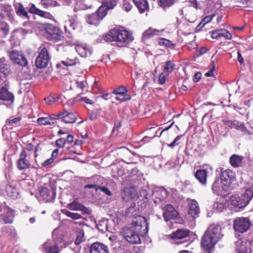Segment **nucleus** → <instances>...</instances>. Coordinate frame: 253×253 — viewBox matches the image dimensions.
I'll list each match as a JSON object with an SVG mask.
<instances>
[{
  "label": "nucleus",
  "mask_w": 253,
  "mask_h": 253,
  "mask_svg": "<svg viewBox=\"0 0 253 253\" xmlns=\"http://www.w3.org/2000/svg\"><path fill=\"white\" fill-rule=\"evenodd\" d=\"M103 39L107 42H116L118 46H123L132 41L133 39L131 34L126 30L113 29L103 36Z\"/></svg>",
  "instance_id": "nucleus-1"
},
{
  "label": "nucleus",
  "mask_w": 253,
  "mask_h": 253,
  "mask_svg": "<svg viewBox=\"0 0 253 253\" xmlns=\"http://www.w3.org/2000/svg\"><path fill=\"white\" fill-rule=\"evenodd\" d=\"M221 228L215 225H211L202 237L201 245L205 250L209 251L212 248L221 237Z\"/></svg>",
  "instance_id": "nucleus-2"
},
{
  "label": "nucleus",
  "mask_w": 253,
  "mask_h": 253,
  "mask_svg": "<svg viewBox=\"0 0 253 253\" xmlns=\"http://www.w3.org/2000/svg\"><path fill=\"white\" fill-rule=\"evenodd\" d=\"M253 222L249 216H239L235 217L233 221V228L235 235L244 234L248 231Z\"/></svg>",
  "instance_id": "nucleus-3"
},
{
  "label": "nucleus",
  "mask_w": 253,
  "mask_h": 253,
  "mask_svg": "<svg viewBox=\"0 0 253 253\" xmlns=\"http://www.w3.org/2000/svg\"><path fill=\"white\" fill-rule=\"evenodd\" d=\"M253 197V188L247 189L240 196L233 195L230 198V203L239 209L245 208Z\"/></svg>",
  "instance_id": "nucleus-4"
},
{
  "label": "nucleus",
  "mask_w": 253,
  "mask_h": 253,
  "mask_svg": "<svg viewBox=\"0 0 253 253\" xmlns=\"http://www.w3.org/2000/svg\"><path fill=\"white\" fill-rule=\"evenodd\" d=\"M130 227L141 235H146L149 228L146 218L141 215H138L133 218Z\"/></svg>",
  "instance_id": "nucleus-5"
},
{
  "label": "nucleus",
  "mask_w": 253,
  "mask_h": 253,
  "mask_svg": "<svg viewBox=\"0 0 253 253\" xmlns=\"http://www.w3.org/2000/svg\"><path fill=\"white\" fill-rule=\"evenodd\" d=\"M103 7H99L97 10L91 14L85 16V20L86 22L91 25L97 26L100 22L106 16V12Z\"/></svg>",
  "instance_id": "nucleus-6"
},
{
  "label": "nucleus",
  "mask_w": 253,
  "mask_h": 253,
  "mask_svg": "<svg viewBox=\"0 0 253 253\" xmlns=\"http://www.w3.org/2000/svg\"><path fill=\"white\" fill-rule=\"evenodd\" d=\"M121 234L124 238L130 244H137L141 243L140 236L141 235L130 227L123 228Z\"/></svg>",
  "instance_id": "nucleus-7"
},
{
  "label": "nucleus",
  "mask_w": 253,
  "mask_h": 253,
  "mask_svg": "<svg viewBox=\"0 0 253 253\" xmlns=\"http://www.w3.org/2000/svg\"><path fill=\"white\" fill-rule=\"evenodd\" d=\"M39 55L35 61V65L39 69L45 68L47 66L50 57L47 49L45 47L40 46Z\"/></svg>",
  "instance_id": "nucleus-8"
},
{
  "label": "nucleus",
  "mask_w": 253,
  "mask_h": 253,
  "mask_svg": "<svg viewBox=\"0 0 253 253\" xmlns=\"http://www.w3.org/2000/svg\"><path fill=\"white\" fill-rule=\"evenodd\" d=\"M60 242L52 238L48 239L42 245L43 252L45 253H60L62 249Z\"/></svg>",
  "instance_id": "nucleus-9"
},
{
  "label": "nucleus",
  "mask_w": 253,
  "mask_h": 253,
  "mask_svg": "<svg viewBox=\"0 0 253 253\" xmlns=\"http://www.w3.org/2000/svg\"><path fill=\"white\" fill-rule=\"evenodd\" d=\"M220 176L221 183L229 189L231 188V184L236 180L235 173L229 169H221Z\"/></svg>",
  "instance_id": "nucleus-10"
},
{
  "label": "nucleus",
  "mask_w": 253,
  "mask_h": 253,
  "mask_svg": "<svg viewBox=\"0 0 253 253\" xmlns=\"http://www.w3.org/2000/svg\"><path fill=\"white\" fill-rule=\"evenodd\" d=\"M44 29L49 40L57 42L62 39V32L58 28L52 24H48L45 26Z\"/></svg>",
  "instance_id": "nucleus-11"
},
{
  "label": "nucleus",
  "mask_w": 253,
  "mask_h": 253,
  "mask_svg": "<svg viewBox=\"0 0 253 253\" xmlns=\"http://www.w3.org/2000/svg\"><path fill=\"white\" fill-rule=\"evenodd\" d=\"M10 60L22 67H26L28 62L25 56L20 51L12 50L8 52Z\"/></svg>",
  "instance_id": "nucleus-12"
},
{
  "label": "nucleus",
  "mask_w": 253,
  "mask_h": 253,
  "mask_svg": "<svg viewBox=\"0 0 253 253\" xmlns=\"http://www.w3.org/2000/svg\"><path fill=\"white\" fill-rule=\"evenodd\" d=\"M163 216L166 221L174 219L178 216V213L175 209L170 204L164 206L163 208Z\"/></svg>",
  "instance_id": "nucleus-13"
},
{
  "label": "nucleus",
  "mask_w": 253,
  "mask_h": 253,
  "mask_svg": "<svg viewBox=\"0 0 253 253\" xmlns=\"http://www.w3.org/2000/svg\"><path fill=\"white\" fill-rule=\"evenodd\" d=\"M121 196L124 202H128L136 198L137 193L134 187H125L121 190Z\"/></svg>",
  "instance_id": "nucleus-14"
},
{
  "label": "nucleus",
  "mask_w": 253,
  "mask_h": 253,
  "mask_svg": "<svg viewBox=\"0 0 253 253\" xmlns=\"http://www.w3.org/2000/svg\"><path fill=\"white\" fill-rule=\"evenodd\" d=\"M236 249L238 253H251V243L246 239L236 242Z\"/></svg>",
  "instance_id": "nucleus-15"
},
{
  "label": "nucleus",
  "mask_w": 253,
  "mask_h": 253,
  "mask_svg": "<svg viewBox=\"0 0 253 253\" xmlns=\"http://www.w3.org/2000/svg\"><path fill=\"white\" fill-rule=\"evenodd\" d=\"M61 121L65 124L75 123L77 119V115L66 110L61 112Z\"/></svg>",
  "instance_id": "nucleus-16"
},
{
  "label": "nucleus",
  "mask_w": 253,
  "mask_h": 253,
  "mask_svg": "<svg viewBox=\"0 0 253 253\" xmlns=\"http://www.w3.org/2000/svg\"><path fill=\"white\" fill-rule=\"evenodd\" d=\"M39 146H37L34 149L31 146L23 149L22 151L20 154V158H26L27 157H35L36 158L38 156Z\"/></svg>",
  "instance_id": "nucleus-17"
},
{
  "label": "nucleus",
  "mask_w": 253,
  "mask_h": 253,
  "mask_svg": "<svg viewBox=\"0 0 253 253\" xmlns=\"http://www.w3.org/2000/svg\"><path fill=\"white\" fill-rule=\"evenodd\" d=\"M68 208L73 211H81L83 214H89L90 213L89 210L83 205L79 203L77 201L74 200L70 203L68 206Z\"/></svg>",
  "instance_id": "nucleus-18"
},
{
  "label": "nucleus",
  "mask_w": 253,
  "mask_h": 253,
  "mask_svg": "<svg viewBox=\"0 0 253 253\" xmlns=\"http://www.w3.org/2000/svg\"><path fill=\"white\" fill-rule=\"evenodd\" d=\"M90 253H109L108 247L105 245L96 242L94 243L90 249Z\"/></svg>",
  "instance_id": "nucleus-19"
},
{
  "label": "nucleus",
  "mask_w": 253,
  "mask_h": 253,
  "mask_svg": "<svg viewBox=\"0 0 253 253\" xmlns=\"http://www.w3.org/2000/svg\"><path fill=\"white\" fill-rule=\"evenodd\" d=\"M212 190L214 193L219 195L228 191L229 189L225 187V185L221 183V181H220L218 179H216L212 184Z\"/></svg>",
  "instance_id": "nucleus-20"
},
{
  "label": "nucleus",
  "mask_w": 253,
  "mask_h": 253,
  "mask_svg": "<svg viewBox=\"0 0 253 253\" xmlns=\"http://www.w3.org/2000/svg\"><path fill=\"white\" fill-rule=\"evenodd\" d=\"M189 205V214H190L194 218H196L199 216L200 213V209L197 202L195 200H192L190 201Z\"/></svg>",
  "instance_id": "nucleus-21"
},
{
  "label": "nucleus",
  "mask_w": 253,
  "mask_h": 253,
  "mask_svg": "<svg viewBox=\"0 0 253 253\" xmlns=\"http://www.w3.org/2000/svg\"><path fill=\"white\" fill-rule=\"evenodd\" d=\"M0 99L3 101L13 102L14 100V95L9 92L5 87H2L0 89Z\"/></svg>",
  "instance_id": "nucleus-22"
},
{
  "label": "nucleus",
  "mask_w": 253,
  "mask_h": 253,
  "mask_svg": "<svg viewBox=\"0 0 253 253\" xmlns=\"http://www.w3.org/2000/svg\"><path fill=\"white\" fill-rule=\"evenodd\" d=\"M0 72L5 76L11 73L10 64L4 57L0 58Z\"/></svg>",
  "instance_id": "nucleus-23"
},
{
  "label": "nucleus",
  "mask_w": 253,
  "mask_h": 253,
  "mask_svg": "<svg viewBox=\"0 0 253 253\" xmlns=\"http://www.w3.org/2000/svg\"><path fill=\"white\" fill-rule=\"evenodd\" d=\"M133 2L140 13L149 10V4L147 0H133Z\"/></svg>",
  "instance_id": "nucleus-24"
},
{
  "label": "nucleus",
  "mask_w": 253,
  "mask_h": 253,
  "mask_svg": "<svg viewBox=\"0 0 253 253\" xmlns=\"http://www.w3.org/2000/svg\"><path fill=\"white\" fill-rule=\"evenodd\" d=\"M13 211L11 210L9 212L0 214V223L11 224L13 221Z\"/></svg>",
  "instance_id": "nucleus-25"
},
{
  "label": "nucleus",
  "mask_w": 253,
  "mask_h": 253,
  "mask_svg": "<svg viewBox=\"0 0 253 253\" xmlns=\"http://www.w3.org/2000/svg\"><path fill=\"white\" fill-rule=\"evenodd\" d=\"M17 15L20 17L27 19H29L28 12L25 10L23 5L21 3H16L14 5Z\"/></svg>",
  "instance_id": "nucleus-26"
},
{
  "label": "nucleus",
  "mask_w": 253,
  "mask_h": 253,
  "mask_svg": "<svg viewBox=\"0 0 253 253\" xmlns=\"http://www.w3.org/2000/svg\"><path fill=\"white\" fill-rule=\"evenodd\" d=\"M195 176L199 182L202 185H205L207 182V172L205 169H199L195 173Z\"/></svg>",
  "instance_id": "nucleus-27"
},
{
  "label": "nucleus",
  "mask_w": 253,
  "mask_h": 253,
  "mask_svg": "<svg viewBox=\"0 0 253 253\" xmlns=\"http://www.w3.org/2000/svg\"><path fill=\"white\" fill-rule=\"evenodd\" d=\"M189 231L186 229H178L171 234L173 239H181L189 236Z\"/></svg>",
  "instance_id": "nucleus-28"
},
{
  "label": "nucleus",
  "mask_w": 253,
  "mask_h": 253,
  "mask_svg": "<svg viewBox=\"0 0 253 253\" xmlns=\"http://www.w3.org/2000/svg\"><path fill=\"white\" fill-rule=\"evenodd\" d=\"M160 31L156 29L149 28L146 30L143 34L142 39L146 40L153 37L155 36H159Z\"/></svg>",
  "instance_id": "nucleus-29"
},
{
  "label": "nucleus",
  "mask_w": 253,
  "mask_h": 253,
  "mask_svg": "<svg viewBox=\"0 0 253 253\" xmlns=\"http://www.w3.org/2000/svg\"><path fill=\"white\" fill-rule=\"evenodd\" d=\"M117 1L116 0H105L103 4L100 7H103L106 15L108 13V11L109 9H112L117 5Z\"/></svg>",
  "instance_id": "nucleus-30"
},
{
  "label": "nucleus",
  "mask_w": 253,
  "mask_h": 253,
  "mask_svg": "<svg viewBox=\"0 0 253 253\" xmlns=\"http://www.w3.org/2000/svg\"><path fill=\"white\" fill-rule=\"evenodd\" d=\"M225 124L228 126L230 128H235L237 130H240L243 125V123H240L237 120L225 121Z\"/></svg>",
  "instance_id": "nucleus-31"
},
{
  "label": "nucleus",
  "mask_w": 253,
  "mask_h": 253,
  "mask_svg": "<svg viewBox=\"0 0 253 253\" xmlns=\"http://www.w3.org/2000/svg\"><path fill=\"white\" fill-rule=\"evenodd\" d=\"M157 41L160 45H164L167 48L173 49L176 45V44L172 43L170 41L164 38H159Z\"/></svg>",
  "instance_id": "nucleus-32"
},
{
  "label": "nucleus",
  "mask_w": 253,
  "mask_h": 253,
  "mask_svg": "<svg viewBox=\"0 0 253 253\" xmlns=\"http://www.w3.org/2000/svg\"><path fill=\"white\" fill-rule=\"evenodd\" d=\"M77 237L75 241L76 246H79L82 242L85 240L84 236V231L83 230L79 229L77 230Z\"/></svg>",
  "instance_id": "nucleus-33"
},
{
  "label": "nucleus",
  "mask_w": 253,
  "mask_h": 253,
  "mask_svg": "<svg viewBox=\"0 0 253 253\" xmlns=\"http://www.w3.org/2000/svg\"><path fill=\"white\" fill-rule=\"evenodd\" d=\"M175 3V0H158V5L163 8H167L171 6Z\"/></svg>",
  "instance_id": "nucleus-34"
},
{
  "label": "nucleus",
  "mask_w": 253,
  "mask_h": 253,
  "mask_svg": "<svg viewBox=\"0 0 253 253\" xmlns=\"http://www.w3.org/2000/svg\"><path fill=\"white\" fill-rule=\"evenodd\" d=\"M9 26L6 23H2L0 27V38H5L9 33Z\"/></svg>",
  "instance_id": "nucleus-35"
},
{
  "label": "nucleus",
  "mask_w": 253,
  "mask_h": 253,
  "mask_svg": "<svg viewBox=\"0 0 253 253\" xmlns=\"http://www.w3.org/2000/svg\"><path fill=\"white\" fill-rule=\"evenodd\" d=\"M175 65L173 61L169 60L166 62L164 66V71L168 75L171 73L175 68Z\"/></svg>",
  "instance_id": "nucleus-36"
},
{
  "label": "nucleus",
  "mask_w": 253,
  "mask_h": 253,
  "mask_svg": "<svg viewBox=\"0 0 253 253\" xmlns=\"http://www.w3.org/2000/svg\"><path fill=\"white\" fill-rule=\"evenodd\" d=\"M184 134L179 135L177 136L173 141L170 144H168V146L169 147L173 148V147L178 146L182 144V139L183 138Z\"/></svg>",
  "instance_id": "nucleus-37"
},
{
  "label": "nucleus",
  "mask_w": 253,
  "mask_h": 253,
  "mask_svg": "<svg viewBox=\"0 0 253 253\" xmlns=\"http://www.w3.org/2000/svg\"><path fill=\"white\" fill-rule=\"evenodd\" d=\"M18 168L19 169L28 168L30 164L28 159H19L17 162Z\"/></svg>",
  "instance_id": "nucleus-38"
},
{
  "label": "nucleus",
  "mask_w": 253,
  "mask_h": 253,
  "mask_svg": "<svg viewBox=\"0 0 253 253\" xmlns=\"http://www.w3.org/2000/svg\"><path fill=\"white\" fill-rule=\"evenodd\" d=\"M77 58L73 56L68 57L65 60L62 61V63L66 66H72L77 63Z\"/></svg>",
  "instance_id": "nucleus-39"
},
{
  "label": "nucleus",
  "mask_w": 253,
  "mask_h": 253,
  "mask_svg": "<svg viewBox=\"0 0 253 253\" xmlns=\"http://www.w3.org/2000/svg\"><path fill=\"white\" fill-rule=\"evenodd\" d=\"M6 191L7 195L13 199L16 198L17 197V192L15 188L11 186H7L6 187Z\"/></svg>",
  "instance_id": "nucleus-40"
},
{
  "label": "nucleus",
  "mask_w": 253,
  "mask_h": 253,
  "mask_svg": "<svg viewBox=\"0 0 253 253\" xmlns=\"http://www.w3.org/2000/svg\"><path fill=\"white\" fill-rule=\"evenodd\" d=\"M128 92V90L126 87L124 86H120L116 88H115L112 93L116 94H124V95H128L127 94Z\"/></svg>",
  "instance_id": "nucleus-41"
},
{
  "label": "nucleus",
  "mask_w": 253,
  "mask_h": 253,
  "mask_svg": "<svg viewBox=\"0 0 253 253\" xmlns=\"http://www.w3.org/2000/svg\"><path fill=\"white\" fill-rule=\"evenodd\" d=\"M38 123L41 125H51L54 124V122L52 121L50 118L47 117H42L40 118L37 120Z\"/></svg>",
  "instance_id": "nucleus-42"
},
{
  "label": "nucleus",
  "mask_w": 253,
  "mask_h": 253,
  "mask_svg": "<svg viewBox=\"0 0 253 253\" xmlns=\"http://www.w3.org/2000/svg\"><path fill=\"white\" fill-rule=\"evenodd\" d=\"M59 98L58 96L50 94L47 97L45 98L44 100L48 105H51L57 101Z\"/></svg>",
  "instance_id": "nucleus-43"
},
{
  "label": "nucleus",
  "mask_w": 253,
  "mask_h": 253,
  "mask_svg": "<svg viewBox=\"0 0 253 253\" xmlns=\"http://www.w3.org/2000/svg\"><path fill=\"white\" fill-rule=\"evenodd\" d=\"M65 214L68 217H70L71 218H72V219H74V220H77V219L83 218V217L81 214H80L78 213L72 212H71L68 211H66L65 212ZM83 219H84V218H83Z\"/></svg>",
  "instance_id": "nucleus-44"
},
{
  "label": "nucleus",
  "mask_w": 253,
  "mask_h": 253,
  "mask_svg": "<svg viewBox=\"0 0 253 253\" xmlns=\"http://www.w3.org/2000/svg\"><path fill=\"white\" fill-rule=\"evenodd\" d=\"M156 194L161 195V197L159 198L160 200H163L168 196L169 192L166 189L162 188L157 191Z\"/></svg>",
  "instance_id": "nucleus-45"
},
{
  "label": "nucleus",
  "mask_w": 253,
  "mask_h": 253,
  "mask_svg": "<svg viewBox=\"0 0 253 253\" xmlns=\"http://www.w3.org/2000/svg\"><path fill=\"white\" fill-rule=\"evenodd\" d=\"M123 8L126 11L129 12L132 9V5L130 0H124L122 4Z\"/></svg>",
  "instance_id": "nucleus-46"
},
{
  "label": "nucleus",
  "mask_w": 253,
  "mask_h": 253,
  "mask_svg": "<svg viewBox=\"0 0 253 253\" xmlns=\"http://www.w3.org/2000/svg\"><path fill=\"white\" fill-rule=\"evenodd\" d=\"M223 29L216 30L211 32V37L212 39H218L222 37Z\"/></svg>",
  "instance_id": "nucleus-47"
},
{
  "label": "nucleus",
  "mask_w": 253,
  "mask_h": 253,
  "mask_svg": "<svg viewBox=\"0 0 253 253\" xmlns=\"http://www.w3.org/2000/svg\"><path fill=\"white\" fill-rule=\"evenodd\" d=\"M115 99L116 100L121 102H124L130 100L131 99V96L130 95L118 94L117 95Z\"/></svg>",
  "instance_id": "nucleus-48"
},
{
  "label": "nucleus",
  "mask_w": 253,
  "mask_h": 253,
  "mask_svg": "<svg viewBox=\"0 0 253 253\" xmlns=\"http://www.w3.org/2000/svg\"><path fill=\"white\" fill-rule=\"evenodd\" d=\"M147 192L145 189H142L139 191V194H137V197L139 198L140 200L144 201L147 199Z\"/></svg>",
  "instance_id": "nucleus-49"
},
{
  "label": "nucleus",
  "mask_w": 253,
  "mask_h": 253,
  "mask_svg": "<svg viewBox=\"0 0 253 253\" xmlns=\"http://www.w3.org/2000/svg\"><path fill=\"white\" fill-rule=\"evenodd\" d=\"M242 159H230V163L232 167L237 168L242 166Z\"/></svg>",
  "instance_id": "nucleus-50"
},
{
  "label": "nucleus",
  "mask_w": 253,
  "mask_h": 253,
  "mask_svg": "<svg viewBox=\"0 0 253 253\" xmlns=\"http://www.w3.org/2000/svg\"><path fill=\"white\" fill-rule=\"evenodd\" d=\"M211 68L210 69V70L205 74V76L206 77H213L214 76V74H213V72L214 71V69H215V66H216V63H215V62L214 61H211Z\"/></svg>",
  "instance_id": "nucleus-51"
},
{
  "label": "nucleus",
  "mask_w": 253,
  "mask_h": 253,
  "mask_svg": "<svg viewBox=\"0 0 253 253\" xmlns=\"http://www.w3.org/2000/svg\"><path fill=\"white\" fill-rule=\"evenodd\" d=\"M66 143V139L64 138L58 139L55 141L56 145L60 148L64 147Z\"/></svg>",
  "instance_id": "nucleus-52"
},
{
  "label": "nucleus",
  "mask_w": 253,
  "mask_h": 253,
  "mask_svg": "<svg viewBox=\"0 0 253 253\" xmlns=\"http://www.w3.org/2000/svg\"><path fill=\"white\" fill-rule=\"evenodd\" d=\"M10 211H11V209L6 206L5 203L0 204V213L9 212Z\"/></svg>",
  "instance_id": "nucleus-53"
},
{
  "label": "nucleus",
  "mask_w": 253,
  "mask_h": 253,
  "mask_svg": "<svg viewBox=\"0 0 253 253\" xmlns=\"http://www.w3.org/2000/svg\"><path fill=\"white\" fill-rule=\"evenodd\" d=\"M36 14L44 18H48L50 15L49 12L42 11L40 9H38Z\"/></svg>",
  "instance_id": "nucleus-54"
},
{
  "label": "nucleus",
  "mask_w": 253,
  "mask_h": 253,
  "mask_svg": "<svg viewBox=\"0 0 253 253\" xmlns=\"http://www.w3.org/2000/svg\"><path fill=\"white\" fill-rule=\"evenodd\" d=\"M222 37H224L226 40H231L232 38V34L227 30L223 29Z\"/></svg>",
  "instance_id": "nucleus-55"
},
{
  "label": "nucleus",
  "mask_w": 253,
  "mask_h": 253,
  "mask_svg": "<svg viewBox=\"0 0 253 253\" xmlns=\"http://www.w3.org/2000/svg\"><path fill=\"white\" fill-rule=\"evenodd\" d=\"M2 232L6 234H14V231L9 226H4L2 228Z\"/></svg>",
  "instance_id": "nucleus-56"
},
{
  "label": "nucleus",
  "mask_w": 253,
  "mask_h": 253,
  "mask_svg": "<svg viewBox=\"0 0 253 253\" xmlns=\"http://www.w3.org/2000/svg\"><path fill=\"white\" fill-rule=\"evenodd\" d=\"M21 119L20 117H16L12 119H9L7 121L6 124L8 125H11L12 124H16L21 121Z\"/></svg>",
  "instance_id": "nucleus-57"
},
{
  "label": "nucleus",
  "mask_w": 253,
  "mask_h": 253,
  "mask_svg": "<svg viewBox=\"0 0 253 253\" xmlns=\"http://www.w3.org/2000/svg\"><path fill=\"white\" fill-rule=\"evenodd\" d=\"M166 75L165 73H162L159 76V83L163 84L165 83L166 80Z\"/></svg>",
  "instance_id": "nucleus-58"
},
{
  "label": "nucleus",
  "mask_w": 253,
  "mask_h": 253,
  "mask_svg": "<svg viewBox=\"0 0 253 253\" xmlns=\"http://www.w3.org/2000/svg\"><path fill=\"white\" fill-rule=\"evenodd\" d=\"M197 47H198V45H197V43L194 41L190 42L187 44V47H188V49L190 50L195 49Z\"/></svg>",
  "instance_id": "nucleus-59"
},
{
  "label": "nucleus",
  "mask_w": 253,
  "mask_h": 253,
  "mask_svg": "<svg viewBox=\"0 0 253 253\" xmlns=\"http://www.w3.org/2000/svg\"><path fill=\"white\" fill-rule=\"evenodd\" d=\"M100 189L101 191L104 192L105 194L108 195V196H111L112 193L111 191L108 189V188L104 187V186H99L98 190Z\"/></svg>",
  "instance_id": "nucleus-60"
},
{
  "label": "nucleus",
  "mask_w": 253,
  "mask_h": 253,
  "mask_svg": "<svg viewBox=\"0 0 253 253\" xmlns=\"http://www.w3.org/2000/svg\"><path fill=\"white\" fill-rule=\"evenodd\" d=\"M61 112H59L57 114H52L50 115L48 118H50L52 120V121L54 122L55 120H61Z\"/></svg>",
  "instance_id": "nucleus-61"
},
{
  "label": "nucleus",
  "mask_w": 253,
  "mask_h": 253,
  "mask_svg": "<svg viewBox=\"0 0 253 253\" xmlns=\"http://www.w3.org/2000/svg\"><path fill=\"white\" fill-rule=\"evenodd\" d=\"M214 15V14H212L211 15L206 16L204 19H203V22H204L205 24H207L210 22L212 20Z\"/></svg>",
  "instance_id": "nucleus-62"
},
{
  "label": "nucleus",
  "mask_w": 253,
  "mask_h": 253,
  "mask_svg": "<svg viewBox=\"0 0 253 253\" xmlns=\"http://www.w3.org/2000/svg\"><path fill=\"white\" fill-rule=\"evenodd\" d=\"M201 76H202V74L200 72H196L194 75V77H193L194 82H199L201 78Z\"/></svg>",
  "instance_id": "nucleus-63"
},
{
  "label": "nucleus",
  "mask_w": 253,
  "mask_h": 253,
  "mask_svg": "<svg viewBox=\"0 0 253 253\" xmlns=\"http://www.w3.org/2000/svg\"><path fill=\"white\" fill-rule=\"evenodd\" d=\"M241 131H242V132H243V133L245 134H246V135H251L252 134V133H251L248 129V128L245 126V124H243V125L241 127V129L240 130Z\"/></svg>",
  "instance_id": "nucleus-64"
}]
</instances>
